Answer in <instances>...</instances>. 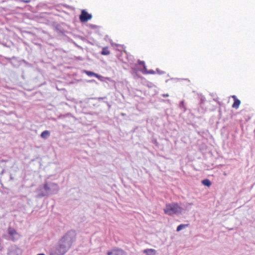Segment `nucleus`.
Returning <instances> with one entry per match:
<instances>
[{"instance_id":"nucleus-1","label":"nucleus","mask_w":255,"mask_h":255,"mask_svg":"<svg viewBox=\"0 0 255 255\" xmlns=\"http://www.w3.org/2000/svg\"><path fill=\"white\" fill-rule=\"evenodd\" d=\"M70 244L65 241L63 237L59 241L57 245L53 247L50 250L51 255H64L71 247Z\"/></svg>"},{"instance_id":"nucleus-2","label":"nucleus","mask_w":255,"mask_h":255,"mask_svg":"<svg viewBox=\"0 0 255 255\" xmlns=\"http://www.w3.org/2000/svg\"><path fill=\"white\" fill-rule=\"evenodd\" d=\"M182 210V208L178 203L174 202L166 204L165 208L164 209V212L169 216H172L174 214L181 213Z\"/></svg>"},{"instance_id":"nucleus-3","label":"nucleus","mask_w":255,"mask_h":255,"mask_svg":"<svg viewBox=\"0 0 255 255\" xmlns=\"http://www.w3.org/2000/svg\"><path fill=\"white\" fill-rule=\"evenodd\" d=\"M44 188L47 193V196L57 194L59 190V185L57 183L47 181L44 182Z\"/></svg>"},{"instance_id":"nucleus-4","label":"nucleus","mask_w":255,"mask_h":255,"mask_svg":"<svg viewBox=\"0 0 255 255\" xmlns=\"http://www.w3.org/2000/svg\"><path fill=\"white\" fill-rule=\"evenodd\" d=\"M65 238V241L72 246L76 240V233L74 230H70L67 232L63 236Z\"/></svg>"},{"instance_id":"nucleus-5","label":"nucleus","mask_w":255,"mask_h":255,"mask_svg":"<svg viewBox=\"0 0 255 255\" xmlns=\"http://www.w3.org/2000/svg\"><path fill=\"white\" fill-rule=\"evenodd\" d=\"M54 29L58 35H65L67 32L66 24L64 22L56 23L54 25Z\"/></svg>"},{"instance_id":"nucleus-6","label":"nucleus","mask_w":255,"mask_h":255,"mask_svg":"<svg viewBox=\"0 0 255 255\" xmlns=\"http://www.w3.org/2000/svg\"><path fill=\"white\" fill-rule=\"evenodd\" d=\"M22 250L15 245L9 246L7 249V255H22Z\"/></svg>"},{"instance_id":"nucleus-7","label":"nucleus","mask_w":255,"mask_h":255,"mask_svg":"<svg viewBox=\"0 0 255 255\" xmlns=\"http://www.w3.org/2000/svg\"><path fill=\"white\" fill-rule=\"evenodd\" d=\"M92 18V15L89 13L85 10H82L81 11V22H86Z\"/></svg>"},{"instance_id":"nucleus-8","label":"nucleus","mask_w":255,"mask_h":255,"mask_svg":"<svg viewBox=\"0 0 255 255\" xmlns=\"http://www.w3.org/2000/svg\"><path fill=\"white\" fill-rule=\"evenodd\" d=\"M37 193L36 197L38 198H41L42 197L47 196V193L44 188V184L43 185H40L35 191Z\"/></svg>"},{"instance_id":"nucleus-9","label":"nucleus","mask_w":255,"mask_h":255,"mask_svg":"<svg viewBox=\"0 0 255 255\" xmlns=\"http://www.w3.org/2000/svg\"><path fill=\"white\" fill-rule=\"evenodd\" d=\"M8 234L9 235V239L13 242H15L18 240V238L15 237V235H17L16 231L11 227L8 228Z\"/></svg>"},{"instance_id":"nucleus-10","label":"nucleus","mask_w":255,"mask_h":255,"mask_svg":"<svg viewBox=\"0 0 255 255\" xmlns=\"http://www.w3.org/2000/svg\"><path fill=\"white\" fill-rule=\"evenodd\" d=\"M124 254L125 252L120 249H115L107 253L108 255H124Z\"/></svg>"},{"instance_id":"nucleus-11","label":"nucleus","mask_w":255,"mask_h":255,"mask_svg":"<svg viewBox=\"0 0 255 255\" xmlns=\"http://www.w3.org/2000/svg\"><path fill=\"white\" fill-rule=\"evenodd\" d=\"M84 72L85 73H86L87 75H88L89 76H94V77L98 78L99 79H100L102 77L101 76L98 75V74L94 73L91 71H84Z\"/></svg>"},{"instance_id":"nucleus-12","label":"nucleus","mask_w":255,"mask_h":255,"mask_svg":"<svg viewBox=\"0 0 255 255\" xmlns=\"http://www.w3.org/2000/svg\"><path fill=\"white\" fill-rule=\"evenodd\" d=\"M144 253L146 255H155L156 254V251L152 249H148L144 250Z\"/></svg>"},{"instance_id":"nucleus-13","label":"nucleus","mask_w":255,"mask_h":255,"mask_svg":"<svg viewBox=\"0 0 255 255\" xmlns=\"http://www.w3.org/2000/svg\"><path fill=\"white\" fill-rule=\"evenodd\" d=\"M50 135V132L48 130H44L41 133V137L44 139H47Z\"/></svg>"},{"instance_id":"nucleus-14","label":"nucleus","mask_w":255,"mask_h":255,"mask_svg":"<svg viewBox=\"0 0 255 255\" xmlns=\"http://www.w3.org/2000/svg\"><path fill=\"white\" fill-rule=\"evenodd\" d=\"M101 53L102 55H108L110 54V51L109 50V48L108 47H104L103 48Z\"/></svg>"},{"instance_id":"nucleus-15","label":"nucleus","mask_w":255,"mask_h":255,"mask_svg":"<svg viewBox=\"0 0 255 255\" xmlns=\"http://www.w3.org/2000/svg\"><path fill=\"white\" fill-rule=\"evenodd\" d=\"M240 104L241 101L239 99H235L232 105V108L237 109L239 108Z\"/></svg>"},{"instance_id":"nucleus-16","label":"nucleus","mask_w":255,"mask_h":255,"mask_svg":"<svg viewBox=\"0 0 255 255\" xmlns=\"http://www.w3.org/2000/svg\"><path fill=\"white\" fill-rule=\"evenodd\" d=\"M6 59L9 61V62L14 66H16L18 64H15V62H16V57L13 56L12 58H6Z\"/></svg>"},{"instance_id":"nucleus-17","label":"nucleus","mask_w":255,"mask_h":255,"mask_svg":"<svg viewBox=\"0 0 255 255\" xmlns=\"http://www.w3.org/2000/svg\"><path fill=\"white\" fill-rule=\"evenodd\" d=\"M202 183L207 187H210L211 185V182L208 179H205L202 181Z\"/></svg>"},{"instance_id":"nucleus-18","label":"nucleus","mask_w":255,"mask_h":255,"mask_svg":"<svg viewBox=\"0 0 255 255\" xmlns=\"http://www.w3.org/2000/svg\"><path fill=\"white\" fill-rule=\"evenodd\" d=\"M188 226L189 224H181L177 227L176 230L177 232H179L183 229L184 228L188 227Z\"/></svg>"},{"instance_id":"nucleus-19","label":"nucleus","mask_w":255,"mask_h":255,"mask_svg":"<svg viewBox=\"0 0 255 255\" xmlns=\"http://www.w3.org/2000/svg\"><path fill=\"white\" fill-rule=\"evenodd\" d=\"M143 73L145 74H153L155 73V72L153 70H150V71H147V70L146 69L145 70H144V71H143Z\"/></svg>"},{"instance_id":"nucleus-20","label":"nucleus","mask_w":255,"mask_h":255,"mask_svg":"<svg viewBox=\"0 0 255 255\" xmlns=\"http://www.w3.org/2000/svg\"><path fill=\"white\" fill-rule=\"evenodd\" d=\"M138 63L139 65H143V69L144 70H146V66L145 65V63H144V62L143 61H138Z\"/></svg>"},{"instance_id":"nucleus-21","label":"nucleus","mask_w":255,"mask_h":255,"mask_svg":"<svg viewBox=\"0 0 255 255\" xmlns=\"http://www.w3.org/2000/svg\"><path fill=\"white\" fill-rule=\"evenodd\" d=\"M0 43L1 44H2V45H3L4 46H5V47H10V45H7L6 43H4V42H0Z\"/></svg>"},{"instance_id":"nucleus-22","label":"nucleus","mask_w":255,"mask_h":255,"mask_svg":"<svg viewBox=\"0 0 255 255\" xmlns=\"http://www.w3.org/2000/svg\"><path fill=\"white\" fill-rule=\"evenodd\" d=\"M169 96V95L168 94H164L162 95L163 97H167Z\"/></svg>"},{"instance_id":"nucleus-23","label":"nucleus","mask_w":255,"mask_h":255,"mask_svg":"<svg viewBox=\"0 0 255 255\" xmlns=\"http://www.w3.org/2000/svg\"><path fill=\"white\" fill-rule=\"evenodd\" d=\"M232 98L234 99V101L235 100V99H238L237 98H236V96L234 95V96H232Z\"/></svg>"},{"instance_id":"nucleus-24","label":"nucleus","mask_w":255,"mask_h":255,"mask_svg":"<svg viewBox=\"0 0 255 255\" xmlns=\"http://www.w3.org/2000/svg\"><path fill=\"white\" fill-rule=\"evenodd\" d=\"M37 255H45L44 254H43V253H41V254H38Z\"/></svg>"},{"instance_id":"nucleus-25","label":"nucleus","mask_w":255,"mask_h":255,"mask_svg":"<svg viewBox=\"0 0 255 255\" xmlns=\"http://www.w3.org/2000/svg\"><path fill=\"white\" fill-rule=\"evenodd\" d=\"M75 45H76V46H77L78 47H80V46H79L78 45H77V44H75Z\"/></svg>"},{"instance_id":"nucleus-26","label":"nucleus","mask_w":255,"mask_h":255,"mask_svg":"<svg viewBox=\"0 0 255 255\" xmlns=\"http://www.w3.org/2000/svg\"><path fill=\"white\" fill-rule=\"evenodd\" d=\"M28 0L25 1V2H28Z\"/></svg>"}]
</instances>
